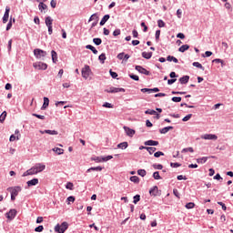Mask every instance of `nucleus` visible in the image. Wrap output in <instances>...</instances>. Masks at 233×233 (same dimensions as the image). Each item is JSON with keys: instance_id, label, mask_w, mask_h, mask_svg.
I'll use <instances>...</instances> for the list:
<instances>
[{"instance_id": "nucleus-1", "label": "nucleus", "mask_w": 233, "mask_h": 233, "mask_svg": "<svg viewBox=\"0 0 233 233\" xmlns=\"http://www.w3.org/2000/svg\"><path fill=\"white\" fill-rule=\"evenodd\" d=\"M68 229V222H63L61 225L57 224L55 227V232L65 233Z\"/></svg>"}, {"instance_id": "nucleus-2", "label": "nucleus", "mask_w": 233, "mask_h": 233, "mask_svg": "<svg viewBox=\"0 0 233 233\" xmlns=\"http://www.w3.org/2000/svg\"><path fill=\"white\" fill-rule=\"evenodd\" d=\"M34 56L36 57V59H43L44 57H46V51L36 48L34 50Z\"/></svg>"}, {"instance_id": "nucleus-3", "label": "nucleus", "mask_w": 233, "mask_h": 233, "mask_svg": "<svg viewBox=\"0 0 233 233\" xmlns=\"http://www.w3.org/2000/svg\"><path fill=\"white\" fill-rule=\"evenodd\" d=\"M21 190H23V188L19 186L7 188V191L10 192L11 196H19V192H21Z\"/></svg>"}, {"instance_id": "nucleus-4", "label": "nucleus", "mask_w": 233, "mask_h": 233, "mask_svg": "<svg viewBox=\"0 0 233 233\" xmlns=\"http://www.w3.org/2000/svg\"><path fill=\"white\" fill-rule=\"evenodd\" d=\"M33 66L35 70H46V68H48V65L43 62H35L33 64Z\"/></svg>"}, {"instance_id": "nucleus-5", "label": "nucleus", "mask_w": 233, "mask_h": 233, "mask_svg": "<svg viewBox=\"0 0 233 233\" xmlns=\"http://www.w3.org/2000/svg\"><path fill=\"white\" fill-rule=\"evenodd\" d=\"M90 72H92V70H90V66H85V67L82 68V77L86 79L90 76Z\"/></svg>"}, {"instance_id": "nucleus-6", "label": "nucleus", "mask_w": 233, "mask_h": 233, "mask_svg": "<svg viewBox=\"0 0 233 233\" xmlns=\"http://www.w3.org/2000/svg\"><path fill=\"white\" fill-rule=\"evenodd\" d=\"M106 92H107V94H117L118 92H125V88L109 87L108 89H106Z\"/></svg>"}, {"instance_id": "nucleus-7", "label": "nucleus", "mask_w": 233, "mask_h": 233, "mask_svg": "<svg viewBox=\"0 0 233 233\" xmlns=\"http://www.w3.org/2000/svg\"><path fill=\"white\" fill-rule=\"evenodd\" d=\"M34 167H35L36 174H39L40 172H43V170H45V168H46V166L43 163H37L34 166Z\"/></svg>"}, {"instance_id": "nucleus-8", "label": "nucleus", "mask_w": 233, "mask_h": 233, "mask_svg": "<svg viewBox=\"0 0 233 233\" xmlns=\"http://www.w3.org/2000/svg\"><path fill=\"white\" fill-rule=\"evenodd\" d=\"M201 139L216 141L218 139V137L212 134H205L201 136Z\"/></svg>"}, {"instance_id": "nucleus-9", "label": "nucleus", "mask_w": 233, "mask_h": 233, "mask_svg": "<svg viewBox=\"0 0 233 233\" xmlns=\"http://www.w3.org/2000/svg\"><path fill=\"white\" fill-rule=\"evenodd\" d=\"M136 70L139 72L140 74H144V76H150V71L147 70L145 67L141 66H136Z\"/></svg>"}, {"instance_id": "nucleus-10", "label": "nucleus", "mask_w": 233, "mask_h": 233, "mask_svg": "<svg viewBox=\"0 0 233 233\" xmlns=\"http://www.w3.org/2000/svg\"><path fill=\"white\" fill-rule=\"evenodd\" d=\"M123 128H124L127 136H128L129 137H134V135L136 134V130H134L127 126H124Z\"/></svg>"}, {"instance_id": "nucleus-11", "label": "nucleus", "mask_w": 233, "mask_h": 233, "mask_svg": "<svg viewBox=\"0 0 233 233\" xmlns=\"http://www.w3.org/2000/svg\"><path fill=\"white\" fill-rule=\"evenodd\" d=\"M16 215H17V210L15 209H10V211L5 214L7 219H10V220L14 219V218H15Z\"/></svg>"}, {"instance_id": "nucleus-12", "label": "nucleus", "mask_w": 233, "mask_h": 233, "mask_svg": "<svg viewBox=\"0 0 233 233\" xmlns=\"http://www.w3.org/2000/svg\"><path fill=\"white\" fill-rule=\"evenodd\" d=\"M36 171H35V167H32L30 169L26 170L24 174H23V177H26V176H35Z\"/></svg>"}, {"instance_id": "nucleus-13", "label": "nucleus", "mask_w": 233, "mask_h": 233, "mask_svg": "<svg viewBox=\"0 0 233 233\" xmlns=\"http://www.w3.org/2000/svg\"><path fill=\"white\" fill-rule=\"evenodd\" d=\"M8 17H10V8L8 6L5 7V12L3 16V23H8Z\"/></svg>"}, {"instance_id": "nucleus-14", "label": "nucleus", "mask_w": 233, "mask_h": 233, "mask_svg": "<svg viewBox=\"0 0 233 233\" xmlns=\"http://www.w3.org/2000/svg\"><path fill=\"white\" fill-rule=\"evenodd\" d=\"M146 147H157L159 145L158 141L156 140H147L145 142Z\"/></svg>"}, {"instance_id": "nucleus-15", "label": "nucleus", "mask_w": 233, "mask_h": 233, "mask_svg": "<svg viewBox=\"0 0 233 233\" xmlns=\"http://www.w3.org/2000/svg\"><path fill=\"white\" fill-rule=\"evenodd\" d=\"M15 134L16 135V137H15V135H11V136H10V138H9V141L13 142V141H15V139H17V141H19V136H21V135L19 134L18 129H16V130L15 131Z\"/></svg>"}, {"instance_id": "nucleus-16", "label": "nucleus", "mask_w": 233, "mask_h": 233, "mask_svg": "<svg viewBox=\"0 0 233 233\" xmlns=\"http://www.w3.org/2000/svg\"><path fill=\"white\" fill-rule=\"evenodd\" d=\"M39 183V179L37 178H33L29 181H27V187H35Z\"/></svg>"}, {"instance_id": "nucleus-17", "label": "nucleus", "mask_w": 233, "mask_h": 233, "mask_svg": "<svg viewBox=\"0 0 233 233\" xmlns=\"http://www.w3.org/2000/svg\"><path fill=\"white\" fill-rule=\"evenodd\" d=\"M189 79H190V76H184L179 78V83H181V85H187V83H188Z\"/></svg>"}, {"instance_id": "nucleus-18", "label": "nucleus", "mask_w": 233, "mask_h": 233, "mask_svg": "<svg viewBox=\"0 0 233 233\" xmlns=\"http://www.w3.org/2000/svg\"><path fill=\"white\" fill-rule=\"evenodd\" d=\"M117 148H120L121 150H127V148H128V142H122L120 144H118Z\"/></svg>"}, {"instance_id": "nucleus-19", "label": "nucleus", "mask_w": 233, "mask_h": 233, "mask_svg": "<svg viewBox=\"0 0 233 233\" xmlns=\"http://www.w3.org/2000/svg\"><path fill=\"white\" fill-rule=\"evenodd\" d=\"M169 130H174V127L169 126L163 127L162 129L159 130L160 134H167Z\"/></svg>"}, {"instance_id": "nucleus-20", "label": "nucleus", "mask_w": 233, "mask_h": 233, "mask_svg": "<svg viewBox=\"0 0 233 233\" xmlns=\"http://www.w3.org/2000/svg\"><path fill=\"white\" fill-rule=\"evenodd\" d=\"M110 19V15H106L103 16V18L100 21V26H103L106 21Z\"/></svg>"}, {"instance_id": "nucleus-21", "label": "nucleus", "mask_w": 233, "mask_h": 233, "mask_svg": "<svg viewBox=\"0 0 233 233\" xmlns=\"http://www.w3.org/2000/svg\"><path fill=\"white\" fill-rule=\"evenodd\" d=\"M49 104H50V100L48 99V97L45 96L44 104L42 106V110H45L48 106Z\"/></svg>"}, {"instance_id": "nucleus-22", "label": "nucleus", "mask_w": 233, "mask_h": 233, "mask_svg": "<svg viewBox=\"0 0 233 233\" xmlns=\"http://www.w3.org/2000/svg\"><path fill=\"white\" fill-rule=\"evenodd\" d=\"M53 152H56L57 156H61L62 154H65V149L59 148V147H55L53 148Z\"/></svg>"}, {"instance_id": "nucleus-23", "label": "nucleus", "mask_w": 233, "mask_h": 233, "mask_svg": "<svg viewBox=\"0 0 233 233\" xmlns=\"http://www.w3.org/2000/svg\"><path fill=\"white\" fill-rule=\"evenodd\" d=\"M157 192H158V188L157 186L153 187V188L149 190L150 196H157Z\"/></svg>"}, {"instance_id": "nucleus-24", "label": "nucleus", "mask_w": 233, "mask_h": 233, "mask_svg": "<svg viewBox=\"0 0 233 233\" xmlns=\"http://www.w3.org/2000/svg\"><path fill=\"white\" fill-rule=\"evenodd\" d=\"M51 56L53 63H57V53L55 50L51 51Z\"/></svg>"}, {"instance_id": "nucleus-25", "label": "nucleus", "mask_w": 233, "mask_h": 233, "mask_svg": "<svg viewBox=\"0 0 233 233\" xmlns=\"http://www.w3.org/2000/svg\"><path fill=\"white\" fill-rule=\"evenodd\" d=\"M86 48L87 50H91V52H93V54L97 55V49H96V47H94L92 45L86 46Z\"/></svg>"}, {"instance_id": "nucleus-26", "label": "nucleus", "mask_w": 233, "mask_h": 233, "mask_svg": "<svg viewBox=\"0 0 233 233\" xmlns=\"http://www.w3.org/2000/svg\"><path fill=\"white\" fill-rule=\"evenodd\" d=\"M188 48H190V46L188 45H183L178 48V52H187V50H188Z\"/></svg>"}, {"instance_id": "nucleus-27", "label": "nucleus", "mask_w": 233, "mask_h": 233, "mask_svg": "<svg viewBox=\"0 0 233 233\" xmlns=\"http://www.w3.org/2000/svg\"><path fill=\"white\" fill-rule=\"evenodd\" d=\"M52 23H54V19H52V17L50 16L46 17V26H52Z\"/></svg>"}, {"instance_id": "nucleus-28", "label": "nucleus", "mask_w": 233, "mask_h": 233, "mask_svg": "<svg viewBox=\"0 0 233 233\" xmlns=\"http://www.w3.org/2000/svg\"><path fill=\"white\" fill-rule=\"evenodd\" d=\"M208 157H203L197 159V163L203 165V163H207Z\"/></svg>"}, {"instance_id": "nucleus-29", "label": "nucleus", "mask_w": 233, "mask_h": 233, "mask_svg": "<svg viewBox=\"0 0 233 233\" xmlns=\"http://www.w3.org/2000/svg\"><path fill=\"white\" fill-rule=\"evenodd\" d=\"M44 132H46V134H49V136H57L58 134L56 130H50V129H46Z\"/></svg>"}, {"instance_id": "nucleus-30", "label": "nucleus", "mask_w": 233, "mask_h": 233, "mask_svg": "<svg viewBox=\"0 0 233 233\" xmlns=\"http://www.w3.org/2000/svg\"><path fill=\"white\" fill-rule=\"evenodd\" d=\"M142 57H144V59H150V57H152V52H143L142 53Z\"/></svg>"}, {"instance_id": "nucleus-31", "label": "nucleus", "mask_w": 233, "mask_h": 233, "mask_svg": "<svg viewBox=\"0 0 233 233\" xmlns=\"http://www.w3.org/2000/svg\"><path fill=\"white\" fill-rule=\"evenodd\" d=\"M99 61H101L102 65L105 64V61L106 60V55L105 53H102L98 56Z\"/></svg>"}, {"instance_id": "nucleus-32", "label": "nucleus", "mask_w": 233, "mask_h": 233, "mask_svg": "<svg viewBox=\"0 0 233 233\" xmlns=\"http://www.w3.org/2000/svg\"><path fill=\"white\" fill-rule=\"evenodd\" d=\"M138 176H141V177H145L147 176V170L145 169H138L137 170Z\"/></svg>"}, {"instance_id": "nucleus-33", "label": "nucleus", "mask_w": 233, "mask_h": 233, "mask_svg": "<svg viewBox=\"0 0 233 233\" xmlns=\"http://www.w3.org/2000/svg\"><path fill=\"white\" fill-rule=\"evenodd\" d=\"M92 170H96V172H101V170H103V167H90L87 169V172H92Z\"/></svg>"}, {"instance_id": "nucleus-34", "label": "nucleus", "mask_w": 233, "mask_h": 233, "mask_svg": "<svg viewBox=\"0 0 233 233\" xmlns=\"http://www.w3.org/2000/svg\"><path fill=\"white\" fill-rule=\"evenodd\" d=\"M145 114H149V116H156V114H157V112L154 109H147L145 111Z\"/></svg>"}, {"instance_id": "nucleus-35", "label": "nucleus", "mask_w": 233, "mask_h": 233, "mask_svg": "<svg viewBox=\"0 0 233 233\" xmlns=\"http://www.w3.org/2000/svg\"><path fill=\"white\" fill-rule=\"evenodd\" d=\"M5 119H6V111H4L0 116V123H4Z\"/></svg>"}, {"instance_id": "nucleus-36", "label": "nucleus", "mask_w": 233, "mask_h": 233, "mask_svg": "<svg viewBox=\"0 0 233 233\" xmlns=\"http://www.w3.org/2000/svg\"><path fill=\"white\" fill-rule=\"evenodd\" d=\"M140 199H141V196L136 195V196L134 197L133 203H134L135 205H137V203H139Z\"/></svg>"}, {"instance_id": "nucleus-37", "label": "nucleus", "mask_w": 233, "mask_h": 233, "mask_svg": "<svg viewBox=\"0 0 233 233\" xmlns=\"http://www.w3.org/2000/svg\"><path fill=\"white\" fill-rule=\"evenodd\" d=\"M93 43H95L96 46H99V45L103 43V40H101V38H94Z\"/></svg>"}, {"instance_id": "nucleus-38", "label": "nucleus", "mask_w": 233, "mask_h": 233, "mask_svg": "<svg viewBox=\"0 0 233 233\" xmlns=\"http://www.w3.org/2000/svg\"><path fill=\"white\" fill-rule=\"evenodd\" d=\"M94 20L99 21V16H97V14H93V15L90 16L89 22H90V21H94Z\"/></svg>"}, {"instance_id": "nucleus-39", "label": "nucleus", "mask_w": 233, "mask_h": 233, "mask_svg": "<svg viewBox=\"0 0 233 233\" xmlns=\"http://www.w3.org/2000/svg\"><path fill=\"white\" fill-rule=\"evenodd\" d=\"M153 168H155V170H163V165H161V164H154L153 165Z\"/></svg>"}, {"instance_id": "nucleus-40", "label": "nucleus", "mask_w": 233, "mask_h": 233, "mask_svg": "<svg viewBox=\"0 0 233 233\" xmlns=\"http://www.w3.org/2000/svg\"><path fill=\"white\" fill-rule=\"evenodd\" d=\"M130 181H132V183H139V177L137 176H133L130 177Z\"/></svg>"}, {"instance_id": "nucleus-41", "label": "nucleus", "mask_w": 233, "mask_h": 233, "mask_svg": "<svg viewBox=\"0 0 233 233\" xmlns=\"http://www.w3.org/2000/svg\"><path fill=\"white\" fill-rule=\"evenodd\" d=\"M193 66H196L197 68H200L201 70H205V67L199 62H194Z\"/></svg>"}, {"instance_id": "nucleus-42", "label": "nucleus", "mask_w": 233, "mask_h": 233, "mask_svg": "<svg viewBox=\"0 0 233 233\" xmlns=\"http://www.w3.org/2000/svg\"><path fill=\"white\" fill-rule=\"evenodd\" d=\"M38 7L41 12H43V10H46V5H45L43 2L39 4Z\"/></svg>"}, {"instance_id": "nucleus-43", "label": "nucleus", "mask_w": 233, "mask_h": 233, "mask_svg": "<svg viewBox=\"0 0 233 233\" xmlns=\"http://www.w3.org/2000/svg\"><path fill=\"white\" fill-rule=\"evenodd\" d=\"M194 207H196V204L194 202H189L186 204V208L187 209L194 208Z\"/></svg>"}, {"instance_id": "nucleus-44", "label": "nucleus", "mask_w": 233, "mask_h": 233, "mask_svg": "<svg viewBox=\"0 0 233 233\" xmlns=\"http://www.w3.org/2000/svg\"><path fill=\"white\" fill-rule=\"evenodd\" d=\"M172 101L174 103H181V96H173Z\"/></svg>"}, {"instance_id": "nucleus-45", "label": "nucleus", "mask_w": 233, "mask_h": 233, "mask_svg": "<svg viewBox=\"0 0 233 233\" xmlns=\"http://www.w3.org/2000/svg\"><path fill=\"white\" fill-rule=\"evenodd\" d=\"M66 187L68 189V190H74V184L72 182H68L66 186Z\"/></svg>"}, {"instance_id": "nucleus-46", "label": "nucleus", "mask_w": 233, "mask_h": 233, "mask_svg": "<svg viewBox=\"0 0 233 233\" xmlns=\"http://www.w3.org/2000/svg\"><path fill=\"white\" fill-rule=\"evenodd\" d=\"M185 152H194V148L193 147H186L184 149H182V154Z\"/></svg>"}, {"instance_id": "nucleus-47", "label": "nucleus", "mask_w": 233, "mask_h": 233, "mask_svg": "<svg viewBox=\"0 0 233 233\" xmlns=\"http://www.w3.org/2000/svg\"><path fill=\"white\" fill-rule=\"evenodd\" d=\"M146 149L147 150V152H149V154H154V152H156L157 148L156 147H146Z\"/></svg>"}, {"instance_id": "nucleus-48", "label": "nucleus", "mask_w": 233, "mask_h": 233, "mask_svg": "<svg viewBox=\"0 0 233 233\" xmlns=\"http://www.w3.org/2000/svg\"><path fill=\"white\" fill-rule=\"evenodd\" d=\"M154 179H161V176H159V173L157 171L153 173Z\"/></svg>"}, {"instance_id": "nucleus-49", "label": "nucleus", "mask_w": 233, "mask_h": 233, "mask_svg": "<svg viewBox=\"0 0 233 233\" xmlns=\"http://www.w3.org/2000/svg\"><path fill=\"white\" fill-rule=\"evenodd\" d=\"M45 230V228L43 226H38L35 228V232H43Z\"/></svg>"}, {"instance_id": "nucleus-50", "label": "nucleus", "mask_w": 233, "mask_h": 233, "mask_svg": "<svg viewBox=\"0 0 233 233\" xmlns=\"http://www.w3.org/2000/svg\"><path fill=\"white\" fill-rule=\"evenodd\" d=\"M191 117H192V114H188V115H187V116L182 119V121H184V122L189 121V120L191 119Z\"/></svg>"}, {"instance_id": "nucleus-51", "label": "nucleus", "mask_w": 233, "mask_h": 233, "mask_svg": "<svg viewBox=\"0 0 233 233\" xmlns=\"http://www.w3.org/2000/svg\"><path fill=\"white\" fill-rule=\"evenodd\" d=\"M103 106H104L105 108H114V106H113L112 104L108 103V102H106V103L103 105Z\"/></svg>"}, {"instance_id": "nucleus-52", "label": "nucleus", "mask_w": 233, "mask_h": 233, "mask_svg": "<svg viewBox=\"0 0 233 233\" xmlns=\"http://www.w3.org/2000/svg\"><path fill=\"white\" fill-rule=\"evenodd\" d=\"M109 74L111 77H113V79H116V77H117V73L112 71V69L109 70Z\"/></svg>"}, {"instance_id": "nucleus-53", "label": "nucleus", "mask_w": 233, "mask_h": 233, "mask_svg": "<svg viewBox=\"0 0 233 233\" xmlns=\"http://www.w3.org/2000/svg\"><path fill=\"white\" fill-rule=\"evenodd\" d=\"M67 201H68L67 205H70V203H74V201H76V198H74L72 196L68 197Z\"/></svg>"}, {"instance_id": "nucleus-54", "label": "nucleus", "mask_w": 233, "mask_h": 233, "mask_svg": "<svg viewBox=\"0 0 233 233\" xmlns=\"http://www.w3.org/2000/svg\"><path fill=\"white\" fill-rule=\"evenodd\" d=\"M154 156L156 157H161V156H165V153L161 152V151H157L154 154Z\"/></svg>"}, {"instance_id": "nucleus-55", "label": "nucleus", "mask_w": 233, "mask_h": 233, "mask_svg": "<svg viewBox=\"0 0 233 233\" xmlns=\"http://www.w3.org/2000/svg\"><path fill=\"white\" fill-rule=\"evenodd\" d=\"M157 25L159 28H163L165 26V22L163 20H158Z\"/></svg>"}, {"instance_id": "nucleus-56", "label": "nucleus", "mask_w": 233, "mask_h": 233, "mask_svg": "<svg viewBox=\"0 0 233 233\" xmlns=\"http://www.w3.org/2000/svg\"><path fill=\"white\" fill-rule=\"evenodd\" d=\"M129 77L131 79H134V81H138L139 80V76L137 75H129Z\"/></svg>"}, {"instance_id": "nucleus-57", "label": "nucleus", "mask_w": 233, "mask_h": 233, "mask_svg": "<svg viewBox=\"0 0 233 233\" xmlns=\"http://www.w3.org/2000/svg\"><path fill=\"white\" fill-rule=\"evenodd\" d=\"M33 116L34 117H37V119H42V120L45 119V116H42V115L34 113Z\"/></svg>"}, {"instance_id": "nucleus-58", "label": "nucleus", "mask_w": 233, "mask_h": 233, "mask_svg": "<svg viewBox=\"0 0 233 233\" xmlns=\"http://www.w3.org/2000/svg\"><path fill=\"white\" fill-rule=\"evenodd\" d=\"M170 167H172L173 168H177V167H181V164L171 162Z\"/></svg>"}, {"instance_id": "nucleus-59", "label": "nucleus", "mask_w": 233, "mask_h": 233, "mask_svg": "<svg viewBox=\"0 0 233 233\" xmlns=\"http://www.w3.org/2000/svg\"><path fill=\"white\" fill-rule=\"evenodd\" d=\"M141 92H143L144 94L147 93V92L148 94H152V89H150V88H142Z\"/></svg>"}, {"instance_id": "nucleus-60", "label": "nucleus", "mask_w": 233, "mask_h": 233, "mask_svg": "<svg viewBox=\"0 0 233 233\" xmlns=\"http://www.w3.org/2000/svg\"><path fill=\"white\" fill-rule=\"evenodd\" d=\"M161 35V30H157L156 31V40L159 41V36Z\"/></svg>"}, {"instance_id": "nucleus-61", "label": "nucleus", "mask_w": 233, "mask_h": 233, "mask_svg": "<svg viewBox=\"0 0 233 233\" xmlns=\"http://www.w3.org/2000/svg\"><path fill=\"white\" fill-rule=\"evenodd\" d=\"M177 81V79H176V78L168 79L167 85H174V83H176Z\"/></svg>"}, {"instance_id": "nucleus-62", "label": "nucleus", "mask_w": 233, "mask_h": 233, "mask_svg": "<svg viewBox=\"0 0 233 233\" xmlns=\"http://www.w3.org/2000/svg\"><path fill=\"white\" fill-rule=\"evenodd\" d=\"M218 205H220V207L222 208V210H227V206L225 205V203L218 202Z\"/></svg>"}, {"instance_id": "nucleus-63", "label": "nucleus", "mask_w": 233, "mask_h": 233, "mask_svg": "<svg viewBox=\"0 0 233 233\" xmlns=\"http://www.w3.org/2000/svg\"><path fill=\"white\" fill-rule=\"evenodd\" d=\"M52 8H56V6H57V2H56V0H51V3H50Z\"/></svg>"}, {"instance_id": "nucleus-64", "label": "nucleus", "mask_w": 233, "mask_h": 233, "mask_svg": "<svg viewBox=\"0 0 233 233\" xmlns=\"http://www.w3.org/2000/svg\"><path fill=\"white\" fill-rule=\"evenodd\" d=\"M177 37H178V39H185V34H183V33H178V34L177 35Z\"/></svg>"}]
</instances>
